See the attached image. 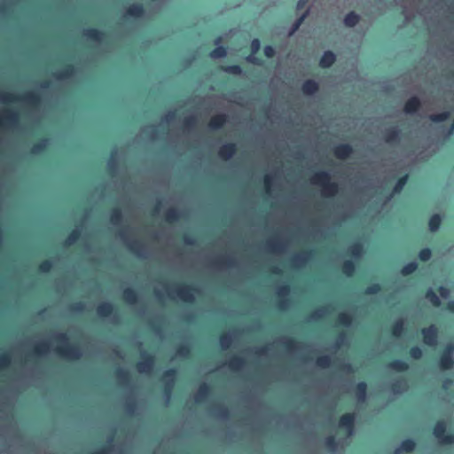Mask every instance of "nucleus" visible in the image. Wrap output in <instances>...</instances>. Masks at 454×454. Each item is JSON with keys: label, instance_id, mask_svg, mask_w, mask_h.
<instances>
[{"label": "nucleus", "instance_id": "36", "mask_svg": "<svg viewBox=\"0 0 454 454\" xmlns=\"http://www.w3.org/2000/svg\"><path fill=\"white\" fill-rule=\"evenodd\" d=\"M211 387L207 383H202L196 393L195 399L198 403L204 401L210 394Z\"/></svg>", "mask_w": 454, "mask_h": 454}, {"label": "nucleus", "instance_id": "40", "mask_svg": "<svg viewBox=\"0 0 454 454\" xmlns=\"http://www.w3.org/2000/svg\"><path fill=\"white\" fill-rule=\"evenodd\" d=\"M344 24L348 27H354L360 21V16L355 12H349L344 17Z\"/></svg>", "mask_w": 454, "mask_h": 454}, {"label": "nucleus", "instance_id": "17", "mask_svg": "<svg viewBox=\"0 0 454 454\" xmlns=\"http://www.w3.org/2000/svg\"><path fill=\"white\" fill-rule=\"evenodd\" d=\"M96 312L102 318L110 317L114 315V305L109 301L101 302L97 306Z\"/></svg>", "mask_w": 454, "mask_h": 454}, {"label": "nucleus", "instance_id": "52", "mask_svg": "<svg viewBox=\"0 0 454 454\" xmlns=\"http://www.w3.org/2000/svg\"><path fill=\"white\" fill-rule=\"evenodd\" d=\"M215 414L220 419H226L230 417L229 409L223 405H215L214 407Z\"/></svg>", "mask_w": 454, "mask_h": 454}, {"label": "nucleus", "instance_id": "33", "mask_svg": "<svg viewBox=\"0 0 454 454\" xmlns=\"http://www.w3.org/2000/svg\"><path fill=\"white\" fill-rule=\"evenodd\" d=\"M181 212L176 207H169L164 214V219L167 223H174L180 220Z\"/></svg>", "mask_w": 454, "mask_h": 454}, {"label": "nucleus", "instance_id": "15", "mask_svg": "<svg viewBox=\"0 0 454 454\" xmlns=\"http://www.w3.org/2000/svg\"><path fill=\"white\" fill-rule=\"evenodd\" d=\"M237 152V145L234 143H227L218 150V156L223 160H229Z\"/></svg>", "mask_w": 454, "mask_h": 454}, {"label": "nucleus", "instance_id": "57", "mask_svg": "<svg viewBox=\"0 0 454 454\" xmlns=\"http://www.w3.org/2000/svg\"><path fill=\"white\" fill-rule=\"evenodd\" d=\"M219 340H220L221 347L223 349H225L231 346L232 338H231V334H229V333H223L220 335Z\"/></svg>", "mask_w": 454, "mask_h": 454}, {"label": "nucleus", "instance_id": "23", "mask_svg": "<svg viewBox=\"0 0 454 454\" xmlns=\"http://www.w3.org/2000/svg\"><path fill=\"white\" fill-rule=\"evenodd\" d=\"M260 47H261L260 40L257 39V38L253 39L252 42H251V51H252V54L249 55L247 58V60L248 62H250L252 64H255V65H262V59L254 56V54L258 52V51L260 50Z\"/></svg>", "mask_w": 454, "mask_h": 454}, {"label": "nucleus", "instance_id": "8", "mask_svg": "<svg viewBox=\"0 0 454 454\" xmlns=\"http://www.w3.org/2000/svg\"><path fill=\"white\" fill-rule=\"evenodd\" d=\"M19 114L12 109H4L0 117V128L16 127L19 124Z\"/></svg>", "mask_w": 454, "mask_h": 454}, {"label": "nucleus", "instance_id": "25", "mask_svg": "<svg viewBox=\"0 0 454 454\" xmlns=\"http://www.w3.org/2000/svg\"><path fill=\"white\" fill-rule=\"evenodd\" d=\"M355 396L358 403H365L367 399V383L365 381H360L356 385Z\"/></svg>", "mask_w": 454, "mask_h": 454}, {"label": "nucleus", "instance_id": "51", "mask_svg": "<svg viewBox=\"0 0 454 454\" xmlns=\"http://www.w3.org/2000/svg\"><path fill=\"white\" fill-rule=\"evenodd\" d=\"M209 55L213 59L224 58L227 55V48L223 45L217 46L211 51Z\"/></svg>", "mask_w": 454, "mask_h": 454}, {"label": "nucleus", "instance_id": "60", "mask_svg": "<svg viewBox=\"0 0 454 454\" xmlns=\"http://www.w3.org/2000/svg\"><path fill=\"white\" fill-rule=\"evenodd\" d=\"M380 291H381V285L379 283H373L365 288L364 294L372 295V294H379Z\"/></svg>", "mask_w": 454, "mask_h": 454}, {"label": "nucleus", "instance_id": "2", "mask_svg": "<svg viewBox=\"0 0 454 454\" xmlns=\"http://www.w3.org/2000/svg\"><path fill=\"white\" fill-rule=\"evenodd\" d=\"M311 183L322 187V195L324 197H334L339 192V185L335 182H331V176L326 171H319L311 177Z\"/></svg>", "mask_w": 454, "mask_h": 454}, {"label": "nucleus", "instance_id": "61", "mask_svg": "<svg viewBox=\"0 0 454 454\" xmlns=\"http://www.w3.org/2000/svg\"><path fill=\"white\" fill-rule=\"evenodd\" d=\"M409 356L413 358V359H416V360H419L422 357V355H423V351L421 349V348H419V346H413L411 347L410 349H409Z\"/></svg>", "mask_w": 454, "mask_h": 454}, {"label": "nucleus", "instance_id": "18", "mask_svg": "<svg viewBox=\"0 0 454 454\" xmlns=\"http://www.w3.org/2000/svg\"><path fill=\"white\" fill-rule=\"evenodd\" d=\"M145 12V7L143 4L140 3H135L130 4L127 10H126V16L134 18V19H139L144 17Z\"/></svg>", "mask_w": 454, "mask_h": 454}, {"label": "nucleus", "instance_id": "42", "mask_svg": "<svg viewBox=\"0 0 454 454\" xmlns=\"http://www.w3.org/2000/svg\"><path fill=\"white\" fill-rule=\"evenodd\" d=\"M425 297L434 307L438 308L442 304L439 295L431 288L427 290Z\"/></svg>", "mask_w": 454, "mask_h": 454}, {"label": "nucleus", "instance_id": "46", "mask_svg": "<svg viewBox=\"0 0 454 454\" xmlns=\"http://www.w3.org/2000/svg\"><path fill=\"white\" fill-rule=\"evenodd\" d=\"M123 220V215L121 210L119 207H114L112 209L110 214V222L114 225H119L121 223Z\"/></svg>", "mask_w": 454, "mask_h": 454}, {"label": "nucleus", "instance_id": "28", "mask_svg": "<svg viewBox=\"0 0 454 454\" xmlns=\"http://www.w3.org/2000/svg\"><path fill=\"white\" fill-rule=\"evenodd\" d=\"M401 138V130L396 127L390 128L385 131L384 140L388 144L396 143Z\"/></svg>", "mask_w": 454, "mask_h": 454}, {"label": "nucleus", "instance_id": "62", "mask_svg": "<svg viewBox=\"0 0 454 454\" xmlns=\"http://www.w3.org/2000/svg\"><path fill=\"white\" fill-rule=\"evenodd\" d=\"M11 364V356L8 353L0 356V370L6 369Z\"/></svg>", "mask_w": 454, "mask_h": 454}, {"label": "nucleus", "instance_id": "6", "mask_svg": "<svg viewBox=\"0 0 454 454\" xmlns=\"http://www.w3.org/2000/svg\"><path fill=\"white\" fill-rule=\"evenodd\" d=\"M439 367L442 370H450L454 366V344L448 343L440 355Z\"/></svg>", "mask_w": 454, "mask_h": 454}, {"label": "nucleus", "instance_id": "38", "mask_svg": "<svg viewBox=\"0 0 454 454\" xmlns=\"http://www.w3.org/2000/svg\"><path fill=\"white\" fill-rule=\"evenodd\" d=\"M353 322V316L347 312H341L338 315L336 324L343 327H348Z\"/></svg>", "mask_w": 454, "mask_h": 454}, {"label": "nucleus", "instance_id": "45", "mask_svg": "<svg viewBox=\"0 0 454 454\" xmlns=\"http://www.w3.org/2000/svg\"><path fill=\"white\" fill-rule=\"evenodd\" d=\"M404 331V322L403 319H398L391 325V333L395 337H399Z\"/></svg>", "mask_w": 454, "mask_h": 454}, {"label": "nucleus", "instance_id": "11", "mask_svg": "<svg viewBox=\"0 0 454 454\" xmlns=\"http://www.w3.org/2000/svg\"><path fill=\"white\" fill-rule=\"evenodd\" d=\"M119 236L125 242V244L128 247V248L129 249V251H131L133 254H135L138 256L141 255L142 251L144 249V245L141 241L137 240V239L129 240L127 237L125 230L120 231Z\"/></svg>", "mask_w": 454, "mask_h": 454}, {"label": "nucleus", "instance_id": "49", "mask_svg": "<svg viewBox=\"0 0 454 454\" xmlns=\"http://www.w3.org/2000/svg\"><path fill=\"white\" fill-rule=\"evenodd\" d=\"M222 70L229 74L240 75L242 74V68L239 65H229L221 67Z\"/></svg>", "mask_w": 454, "mask_h": 454}, {"label": "nucleus", "instance_id": "21", "mask_svg": "<svg viewBox=\"0 0 454 454\" xmlns=\"http://www.w3.org/2000/svg\"><path fill=\"white\" fill-rule=\"evenodd\" d=\"M420 99L418 97L413 96L404 103L403 111L406 114H415L420 109Z\"/></svg>", "mask_w": 454, "mask_h": 454}, {"label": "nucleus", "instance_id": "10", "mask_svg": "<svg viewBox=\"0 0 454 454\" xmlns=\"http://www.w3.org/2000/svg\"><path fill=\"white\" fill-rule=\"evenodd\" d=\"M83 36L91 42L103 43L107 37V33L96 27H88L83 30Z\"/></svg>", "mask_w": 454, "mask_h": 454}, {"label": "nucleus", "instance_id": "1", "mask_svg": "<svg viewBox=\"0 0 454 454\" xmlns=\"http://www.w3.org/2000/svg\"><path fill=\"white\" fill-rule=\"evenodd\" d=\"M56 340L60 345L57 346L55 352L61 357L68 360H78L82 356V350L78 345L70 344L67 333H61L56 336Z\"/></svg>", "mask_w": 454, "mask_h": 454}, {"label": "nucleus", "instance_id": "19", "mask_svg": "<svg viewBox=\"0 0 454 454\" xmlns=\"http://www.w3.org/2000/svg\"><path fill=\"white\" fill-rule=\"evenodd\" d=\"M290 286L288 285H283L278 288L277 294L280 298L278 303V307L280 309H285L289 302L286 297L290 294Z\"/></svg>", "mask_w": 454, "mask_h": 454}, {"label": "nucleus", "instance_id": "5", "mask_svg": "<svg viewBox=\"0 0 454 454\" xmlns=\"http://www.w3.org/2000/svg\"><path fill=\"white\" fill-rule=\"evenodd\" d=\"M173 292L182 301L192 304L195 301V293L198 292V289L192 285L179 284Z\"/></svg>", "mask_w": 454, "mask_h": 454}, {"label": "nucleus", "instance_id": "39", "mask_svg": "<svg viewBox=\"0 0 454 454\" xmlns=\"http://www.w3.org/2000/svg\"><path fill=\"white\" fill-rule=\"evenodd\" d=\"M364 252V246L361 242H355L348 248V253L354 258H359Z\"/></svg>", "mask_w": 454, "mask_h": 454}, {"label": "nucleus", "instance_id": "3", "mask_svg": "<svg viewBox=\"0 0 454 454\" xmlns=\"http://www.w3.org/2000/svg\"><path fill=\"white\" fill-rule=\"evenodd\" d=\"M0 99L4 103H12L16 101H21L27 106L36 108L42 103V96L37 91H27L21 96H16L11 93L0 94Z\"/></svg>", "mask_w": 454, "mask_h": 454}, {"label": "nucleus", "instance_id": "43", "mask_svg": "<svg viewBox=\"0 0 454 454\" xmlns=\"http://www.w3.org/2000/svg\"><path fill=\"white\" fill-rule=\"evenodd\" d=\"M356 270V263L352 260H346L341 265V271L347 277L354 275Z\"/></svg>", "mask_w": 454, "mask_h": 454}, {"label": "nucleus", "instance_id": "26", "mask_svg": "<svg viewBox=\"0 0 454 454\" xmlns=\"http://www.w3.org/2000/svg\"><path fill=\"white\" fill-rule=\"evenodd\" d=\"M336 61V55L332 51H325L319 59V66L322 68L331 67Z\"/></svg>", "mask_w": 454, "mask_h": 454}, {"label": "nucleus", "instance_id": "48", "mask_svg": "<svg viewBox=\"0 0 454 454\" xmlns=\"http://www.w3.org/2000/svg\"><path fill=\"white\" fill-rule=\"evenodd\" d=\"M418 269V263L416 262H410L403 265L400 270L403 276H410L414 273Z\"/></svg>", "mask_w": 454, "mask_h": 454}, {"label": "nucleus", "instance_id": "44", "mask_svg": "<svg viewBox=\"0 0 454 454\" xmlns=\"http://www.w3.org/2000/svg\"><path fill=\"white\" fill-rule=\"evenodd\" d=\"M309 10L308 9L293 23V25L290 28V31H289L290 36L293 35L300 28L301 24L304 22L306 18L309 16Z\"/></svg>", "mask_w": 454, "mask_h": 454}, {"label": "nucleus", "instance_id": "24", "mask_svg": "<svg viewBox=\"0 0 454 454\" xmlns=\"http://www.w3.org/2000/svg\"><path fill=\"white\" fill-rule=\"evenodd\" d=\"M315 254L314 250H304L292 258V262L296 265H304L309 260H310Z\"/></svg>", "mask_w": 454, "mask_h": 454}, {"label": "nucleus", "instance_id": "9", "mask_svg": "<svg viewBox=\"0 0 454 454\" xmlns=\"http://www.w3.org/2000/svg\"><path fill=\"white\" fill-rule=\"evenodd\" d=\"M438 328L434 325L423 328L421 330V333L425 344L430 347L435 346L438 341Z\"/></svg>", "mask_w": 454, "mask_h": 454}, {"label": "nucleus", "instance_id": "32", "mask_svg": "<svg viewBox=\"0 0 454 454\" xmlns=\"http://www.w3.org/2000/svg\"><path fill=\"white\" fill-rule=\"evenodd\" d=\"M228 367L232 371H239L246 365V360L239 356H233L227 363Z\"/></svg>", "mask_w": 454, "mask_h": 454}, {"label": "nucleus", "instance_id": "34", "mask_svg": "<svg viewBox=\"0 0 454 454\" xmlns=\"http://www.w3.org/2000/svg\"><path fill=\"white\" fill-rule=\"evenodd\" d=\"M213 264L217 267L234 268L236 266L235 260L231 256H221L213 262Z\"/></svg>", "mask_w": 454, "mask_h": 454}, {"label": "nucleus", "instance_id": "12", "mask_svg": "<svg viewBox=\"0 0 454 454\" xmlns=\"http://www.w3.org/2000/svg\"><path fill=\"white\" fill-rule=\"evenodd\" d=\"M143 359L137 363L136 367L139 372H150L155 362V357L153 355L144 352L142 354Z\"/></svg>", "mask_w": 454, "mask_h": 454}, {"label": "nucleus", "instance_id": "31", "mask_svg": "<svg viewBox=\"0 0 454 454\" xmlns=\"http://www.w3.org/2000/svg\"><path fill=\"white\" fill-rule=\"evenodd\" d=\"M48 145L49 139L47 137H42L33 145L30 153L35 155L41 154L47 150Z\"/></svg>", "mask_w": 454, "mask_h": 454}, {"label": "nucleus", "instance_id": "63", "mask_svg": "<svg viewBox=\"0 0 454 454\" xmlns=\"http://www.w3.org/2000/svg\"><path fill=\"white\" fill-rule=\"evenodd\" d=\"M184 128L192 129L197 124V119L194 116L185 117L183 121Z\"/></svg>", "mask_w": 454, "mask_h": 454}, {"label": "nucleus", "instance_id": "7", "mask_svg": "<svg viewBox=\"0 0 454 454\" xmlns=\"http://www.w3.org/2000/svg\"><path fill=\"white\" fill-rule=\"evenodd\" d=\"M355 413L348 412L340 417L338 427L340 429L344 430L348 436H350L353 434L355 430Z\"/></svg>", "mask_w": 454, "mask_h": 454}, {"label": "nucleus", "instance_id": "13", "mask_svg": "<svg viewBox=\"0 0 454 454\" xmlns=\"http://www.w3.org/2000/svg\"><path fill=\"white\" fill-rule=\"evenodd\" d=\"M176 373L177 372L175 368H170L166 370L162 374V380L165 381L164 391L167 395H170L171 394Z\"/></svg>", "mask_w": 454, "mask_h": 454}, {"label": "nucleus", "instance_id": "58", "mask_svg": "<svg viewBox=\"0 0 454 454\" xmlns=\"http://www.w3.org/2000/svg\"><path fill=\"white\" fill-rule=\"evenodd\" d=\"M432 256V250L429 247L420 249L418 257L421 262H427Z\"/></svg>", "mask_w": 454, "mask_h": 454}, {"label": "nucleus", "instance_id": "50", "mask_svg": "<svg viewBox=\"0 0 454 454\" xmlns=\"http://www.w3.org/2000/svg\"><path fill=\"white\" fill-rule=\"evenodd\" d=\"M450 117V113L449 111H445V112H442L439 114H431L429 116V119L433 122L439 123V122L445 121Z\"/></svg>", "mask_w": 454, "mask_h": 454}, {"label": "nucleus", "instance_id": "4", "mask_svg": "<svg viewBox=\"0 0 454 454\" xmlns=\"http://www.w3.org/2000/svg\"><path fill=\"white\" fill-rule=\"evenodd\" d=\"M433 434L434 437L442 444L454 443V434L447 432V424L444 420H438L434 427Z\"/></svg>", "mask_w": 454, "mask_h": 454}, {"label": "nucleus", "instance_id": "55", "mask_svg": "<svg viewBox=\"0 0 454 454\" xmlns=\"http://www.w3.org/2000/svg\"><path fill=\"white\" fill-rule=\"evenodd\" d=\"M81 236V231L78 229L73 230L65 240L66 245H72L75 243Z\"/></svg>", "mask_w": 454, "mask_h": 454}, {"label": "nucleus", "instance_id": "35", "mask_svg": "<svg viewBox=\"0 0 454 454\" xmlns=\"http://www.w3.org/2000/svg\"><path fill=\"white\" fill-rule=\"evenodd\" d=\"M388 368L397 372H404L409 369V364L401 359H395L389 362Z\"/></svg>", "mask_w": 454, "mask_h": 454}, {"label": "nucleus", "instance_id": "14", "mask_svg": "<svg viewBox=\"0 0 454 454\" xmlns=\"http://www.w3.org/2000/svg\"><path fill=\"white\" fill-rule=\"evenodd\" d=\"M76 73V67L72 63L65 64L64 67L58 72L53 74V76L58 80H66L72 78Z\"/></svg>", "mask_w": 454, "mask_h": 454}, {"label": "nucleus", "instance_id": "27", "mask_svg": "<svg viewBox=\"0 0 454 454\" xmlns=\"http://www.w3.org/2000/svg\"><path fill=\"white\" fill-rule=\"evenodd\" d=\"M50 351V344L48 341H40L33 348L31 356L43 357Z\"/></svg>", "mask_w": 454, "mask_h": 454}, {"label": "nucleus", "instance_id": "29", "mask_svg": "<svg viewBox=\"0 0 454 454\" xmlns=\"http://www.w3.org/2000/svg\"><path fill=\"white\" fill-rule=\"evenodd\" d=\"M416 442L411 438L404 439L399 448H397L395 451V454H399L401 452L411 453L415 450Z\"/></svg>", "mask_w": 454, "mask_h": 454}, {"label": "nucleus", "instance_id": "47", "mask_svg": "<svg viewBox=\"0 0 454 454\" xmlns=\"http://www.w3.org/2000/svg\"><path fill=\"white\" fill-rule=\"evenodd\" d=\"M408 179V174H404L403 176L399 177L393 187V194L400 193L406 185Z\"/></svg>", "mask_w": 454, "mask_h": 454}, {"label": "nucleus", "instance_id": "22", "mask_svg": "<svg viewBox=\"0 0 454 454\" xmlns=\"http://www.w3.org/2000/svg\"><path fill=\"white\" fill-rule=\"evenodd\" d=\"M228 118L225 114H218L211 117L208 122V128L211 129H219L227 122Z\"/></svg>", "mask_w": 454, "mask_h": 454}, {"label": "nucleus", "instance_id": "30", "mask_svg": "<svg viewBox=\"0 0 454 454\" xmlns=\"http://www.w3.org/2000/svg\"><path fill=\"white\" fill-rule=\"evenodd\" d=\"M122 298L125 302L134 305L138 301V294L134 288L127 287L123 290Z\"/></svg>", "mask_w": 454, "mask_h": 454}, {"label": "nucleus", "instance_id": "56", "mask_svg": "<svg viewBox=\"0 0 454 454\" xmlns=\"http://www.w3.org/2000/svg\"><path fill=\"white\" fill-rule=\"evenodd\" d=\"M266 247L268 250L271 252H280L282 250V247L280 243L277 239H269L266 242Z\"/></svg>", "mask_w": 454, "mask_h": 454}, {"label": "nucleus", "instance_id": "20", "mask_svg": "<svg viewBox=\"0 0 454 454\" xmlns=\"http://www.w3.org/2000/svg\"><path fill=\"white\" fill-rule=\"evenodd\" d=\"M319 90V84L313 79H308L301 84V91L306 96H313Z\"/></svg>", "mask_w": 454, "mask_h": 454}, {"label": "nucleus", "instance_id": "64", "mask_svg": "<svg viewBox=\"0 0 454 454\" xmlns=\"http://www.w3.org/2000/svg\"><path fill=\"white\" fill-rule=\"evenodd\" d=\"M298 342L294 338H286L285 341H283V346L286 349L293 351L297 348Z\"/></svg>", "mask_w": 454, "mask_h": 454}, {"label": "nucleus", "instance_id": "37", "mask_svg": "<svg viewBox=\"0 0 454 454\" xmlns=\"http://www.w3.org/2000/svg\"><path fill=\"white\" fill-rule=\"evenodd\" d=\"M442 222V217L439 214H434L428 220V228L430 231L435 232L439 230Z\"/></svg>", "mask_w": 454, "mask_h": 454}, {"label": "nucleus", "instance_id": "59", "mask_svg": "<svg viewBox=\"0 0 454 454\" xmlns=\"http://www.w3.org/2000/svg\"><path fill=\"white\" fill-rule=\"evenodd\" d=\"M53 263L51 260H44L38 265V270L42 273H48L52 269Z\"/></svg>", "mask_w": 454, "mask_h": 454}, {"label": "nucleus", "instance_id": "41", "mask_svg": "<svg viewBox=\"0 0 454 454\" xmlns=\"http://www.w3.org/2000/svg\"><path fill=\"white\" fill-rule=\"evenodd\" d=\"M114 375H115V378L117 379V380L121 384L127 385L130 380V374H129V371H127L125 369L118 368L114 372Z\"/></svg>", "mask_w": 454, "mask_h": 454}, {"label": "nucleus", "instance_id": "53", "mask_svg": "<svg viewBox=\"0 0 454 454\" xmlns=\"http://www.w3.org/2000/svg\"><path fill=\"white\" fill-rule=\"evenodd\" d=\"M332 359L329 356H318L316 360V364L323 369L328 368L331 366Z\"/></svg>", "mask_w": 454, "mask_h": 454}, {"label": "nucleus", "instance_id": "54", "mask_svg": "<svg viewBox=\"0 0 454 454\" xmlns=\"http://www.w3.org/2000/svg\"><path fill=\"white\" fill-rule=\"evenodd\" d=\"M325 446L330 451H335L338 447V442H337L335 436H333V435L327 436L325 439Z\"/></svg>", "mask_w": 454, "mask_h": 454}, {"label": "nucleus", "instance_id": "16", "mask_svg": "<svg viewBox=\"0 0 454 454\" xmlns=\"http://www.w3.org/2000/svg\"><path fill=\"white\" fill-rule=\"evenodd\" d=\"M353 153V147L349 144H340L333 149V154L337 159H348Z\"/></svg>", "mask_w": 454, "mask_h": 454}]
</instances>
